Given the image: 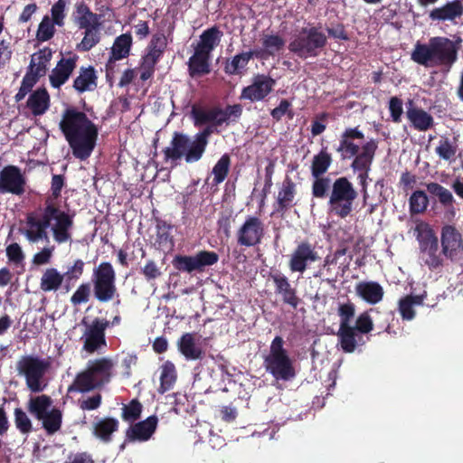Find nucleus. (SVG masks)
Instances as JSON below:
<instances>
[{"label":"nucleus","instance_id":"f257e3e1","mask_svg":"<svg viewBox=\"0 0 463 463\" xmlns=\"http://www.w3.org/2000/svg\"><path fill=\"white\" fill-rule=\"evenodd\" d=\"M72 155L86 160L92 154L99 135L97 126L83 113L76 109H67L60 122Z\"/></svg>","mask_w":463,"mask_h":463},{"label":"nucleus","instance_id":"f03ea898","mask_svg":"<svg viewBox=\"0 0 463 463\" xmlns=\"http://www.w3.org/2000/svg\"><path fill=\"white\" fill-rule=\"evenodd\" d=\"M411 59L425 67L450 66L457 59V48L449 38L432 37L428 43L415 45Z\"/></svg>","mask_w":463,"mask_h":463},{"label":"nucleus","instance_id":"7ed1b4c3","mask_svg":"<svg viewBox=\"0 0 463 463\" xmlns=\"http://www.w3.org/2000/svg\"><path fill=\"white\" fill-rule=\"evenodd\" d=\"M212 134L210 127L190 137L187 135L175 133L170 145L165 149L167 158L184 159L188 164L199 161L208 144V137Z\"/></svg>","mask_w":463,"mask_h":463},{"label":"nucleus","instance_id":"20e7f679","mask_svg":"<svg viewBox=\"0 0 463 463\" xmlns=\"http://www.w3.org/2000/svg\"><path fill=\"white\" fill-rule=\"evenodd\" d=\"M113 363L110 359L101 358L90 361L85 371L79 373L69 391L88 392L104 383H107L111 375Z\"/></svg>","mask_w":463,"mask_h":463},{"label":"nucleus","instance_id":"39448f33","mask_svg":"<svg viewBox=\"0 0 463 463\" xmlns=\"http://www.w3.org/2000/svg\"><path fill=\"white\" fill-rule=\"evenodd\" d=\"M50 364L33 355L22 356L16 364L18 374L24 377L27 388L33 392L43 391L47 385L45 373Z\"/></svg>","mask_w":463,"mask_h":463},{"label":"nucleus","instance_id":"423d86ee","mask_svg":"<svg viewBox=\"0 0 463 463\" xmlns=\"http://www.w3.org/2000/svg\"><path fill=\"white\" fill-rule=\"evenodd\" d=\"M283 339L276 336L271 345L269 355L265 359V365L276 379L289 380L295 375L292 360L283 348Z\"/></svg>","mask_w":463,"mask_h":463},{"label":"nucleus","instance_id":"0eeeda50","mask_svg":"<svg viewBox=\"0 0 463 463\" xmlns=\"http://www.w3.org/2000/svg\"><path fill=\"white\" fill-rule=\"evenodd\" d=\"M326 43V35L317 28L303 29L289 43L290 52L300 58L315 57Z\"/></svg>","mask_w":463,"mask_h":463},{"label":"nucleus","instance_id":"6e6552de","mask_svg":"<svg viewBox=\"0 0 463 463\" xmlns=\"http://www.w3.org/2000/svg\"><path fill=\"white\" fill-rule=\"evenodd\" d=\"M356 196V191L345 177L336 179L333 184L329 199L331 211L342 218L346 217L352 212Z\"/></svg>","mask_w":463,"mask_h":463},{"label":"nucleus","instance_id":"1a4fd4ad","mask_svg":"<svg viewBox=\"0 0 463 463\" xmlns=\"http://www.w3.org/2000/svg\"><path fill=\"white\" fill-rule=\"evenodd\" d=\"M43 221L46 228H50L55 241L64 243L71 241V229L72 218L65 212L53 205H48L43 213Z\"/></svg>","mask_w":463,"mask_h":463},{"label":"nucleus","instance_id":"9d476101","mask_svg":"<svg viewBox=\"0 0 463 463\" xmlns=\"http://www.w3.org/2000/svg\"><path fill=\"white\" fill-rule=\"evenodd\" d=\"M95 296L100 301H109L116 292L115 271L109 262H102L94 269Z\"/></svg>","mask_w":463,"mask_h":463},{"label":"nucleus","instance_id":"9b49d317","mask_svg":"<svg viewBox=\"0 0 463 463\" xmlns=\"http://www.w3.org/2000/svg\"><path fill=\"white\" fill-rule=\"evenodd\" d=\"M109 322L103 319H95L90 323L82 321L81 328L83 349L88 353H94L106 345L105 330Z\"/></svg>","mask_w":463,"mask_h":463},{"label":"nucleus","instance_id":"f8f14e48","mask_svg":"<svg viewBox=\"0 0 463 463\" xmlns=\"http://www.w3.org/2000/svg\"><path fill=\"white\" fill-rule=\"evenodd\" d=\"M218 255L213 251H200L194 256L177 255L173 260L175 269L182 271L193 272L202 270L206 266H211L218 261Z\"/></svg>","mask_w":463,"mask_h":463},{"label":"nucleus","instance_id":"ddd939ff","mask_svg":"<svg viewBox=\"0 0 463 463\" xmlns=\"http://www.w3.org/2000/svg\"><path fill=\"white\" fill-rule=\"evenodd\" d=\"M441 245L443 254L452 260H463V239L461 234L452 226L442 229Z\"/></svg>","mask_w":463,"mask_h":463},{"label":"nucleus","instance_id":"4468645a","mask_svg":"<svg viewBox=\"0 0 463 463\" xmlns=\"http://www.w3.org/2000/svg\"><path fill=\"white\" fill-rule=\"evenodd\" d=\"M275 80L264 75L259 74L252 79L250 85L242 90L241 98L250 101H259L267 97L275 86Z\"/></svg>","mask_w":463,"mask_h":463},{"label":"nucleus","instance_id":"2eb2a0df","mask_svg":"<svg viewBox=\"0 0 463 463\" xmlns=\"http://www.w3.org/2000/svg\"><path fill=\"white\" fill-rule=\"evenodd\" d=\"M263 231V224L258 218L249 217L237 232L238 243L254 246L260 241Z\"/></svg>","mask_w":463,"mask_h":463},{"label":"nucleus","instance_id":"dca6fc26","mask_svg":"<svg viewBox=\"0 0 463 463\" xmlns=\"http://www.w3.org/2000/svg\"><path fill=\"white\" fill-rule=\"evenodd\" d=\"M24 186V179L16 166L9 165L0 172V193L21 194Z\"/></svg>","mask_w":463,"mask_h":463},{"label":"nucleus","instance_id":"f3484780","mask_svg":"<svg viewBox=\"0 0 463 463\" xmlns=\"http://www.w3.org/2000/svg\"><path fill=\"white\" fill-rule=\"evenodd\" d=\"M317 260V252L310 244L300 243L291 255L289 261L290 270L293 272H304L310 262Z\"/></svg>","mask_w":463,"mask_h":463},{"label":"nucleus","instance_id":"a211bd4d","mask_svg":"<svg viewBox=\"0 0 463 463\" xmlns=\"http://www.w3.org/2000/svg\"><path fill=\"white\" fill-rule=\"evenodd\" d=\"M463 14V4L459 0L448 2L430 12L429 17L432 21L455 22Z\"/></svg>","mask_w":463,"mask_h":463},{"label":"nucleus","instance_id":"6ab92c4d","mask_svg":"<svg viewBox=\"0 0 463 463\" xmlns=\"http://www.w3.org/2000/svg\"><path fill=\"white\" fill-rule=\"evenodd\" d=\"M193 116L195 125L201 126L207 124V127L211 128L212 132L213 131V127L230 122L227 118V112H225L224 109H212L206 111L194 109Z\"/></svg>","mask_w":463,"mask_h":463},{"label":"nucleus","instance_id":"aec40b11","mask_svg":"<svg viewBox=\"0 0 463 463\" xmlns=\"http://www.w3.org/2000/svg\"><path fill=\"white\" fill-rule=\"evenodd\" d=\"M78 57L76 55L61 59L50 75L52 87L59 88L66 82L76 67Z\"/></svg>","mask_w":463,"mask_h":463},{"label":"nucleus","instance_id":"412c9836","mask_svg":"<svg viewBox=\"0 0 463 463\" xmlns=\"http://www.w3.org/2000/svg\"><path fill=\"white\" fill-rule=\"evenodd\" d=\"M364 135L357 128H348L345 131L337 151L345 158H351L358 153L359 145L354 140H362Z\"/></svg>","mask_w":463,"mask_h":463},{"label":"nucleus","instance_id":"4be33fe9","mask_svg":"<svg viewBox=\"0 0 463 463\" xmlns=\"http://www.w3.org/2000/svg\"><path fill=\"white\" fill-rule=\"evenodd\" d=\"M74 21L80 29L100 27V16L92 13L84 3L76 5Z\"/></svg>","mask_w":463,"mask_h":463},{"label":"nucleus","instance_id":"5701e85b","mask_svg":"<svg viewBox=\"0 0 463 463\" xmlns=\"http://www.w3.org/2000/svg\"><path fill=\"white\" fill-rule=\"evenodd\" d=\"M355 292L358 297L370 304L380 302L383 296V288L373 281H362L355 286Z\"/></svg>","mask_w":463,"mask_h":463},{"label":"nucleus","instance_id":"b1692460","mask_svg":"<svg viewBox=\"0 0 463 463\" xmlns=\"http://www.w3.org/2000/svg\"><path fill=\"white\" fill-rule=\"evenodd\" d=\"M337 335L341 348L346 353H353L357 345L364 343L354 326L339 328Z\"/></svg>","mask_w":463,"mask_h":463},{"label":"nucleus","instance_id":"393cba45","mask_svg":"<svg viewBox=\"0 0 463 463\" xmlns=\"http://www.w3.org/2000/svg\"><path fill=\"white\" fill-rule=\"evenodd\" d=\"M55 409L52 399L44 394L31 397L28 401V411L40 421L47 417L50 411Z\"/></svg>","mask_w":463,"mask_h":463},{"label":"nucleus","instance_id":"a878e982","mask_svg":"<svg viewBox=\"0 0 463 463\" xmlns=\"http://www.w3.org/2000/svg\"><path fill=\"white\" fill-rule=\"evenodd\" d=\"M156 425L157 419L154 416L148 417L146 420L132 426L128 436L130 439L147 440L155 432Z\"/></svg>","mask_w":463,"mask_h":463},{"label":"nucleus","instance_id":"bb28decb","mask_svg":"<svg viewBox=\"0 0 463 463\" xmlns=\"http://www.w3.org/2000/svg\"><path fill=\"white\" fill-rule=\"evenodd\" d=\"M406 114L411 125L419 131H426L434 124L432 116L422 109L411 107Z\"/></svg>","mask_w":463,"mask_h":463},{"label":"nucleus","instance_id":"cd10ccee","mask_svg":"<svg viewBox=\"0 0 463 463\" xmlns=\"http://www.w3.org/2000/svg\"><path fill=\"white\" fill-rule=\"evenodd\" d=\"M273 282L276 287V292L282 296L283 301L292 307H297L298 305V298L296 296V291L291 288L288 279L282 275L272 276Z\"/></svg>","mask_w":463,"mask_h":463},{"label":"nucleus","instance_id":"c85d7f7f","mask_svg":"<svg viewBox=\"0 0 463 463\" xmlns=\"http://www.w3.org/2000/svg\"><path fill=\"white\" fill-rule=\"evenodd\" d=\"M52 58V51L48 48L40 50L32 55L29 73L39 78L45 74L48 63Z\"/></svg>","mask_w":463,"mask_h":463},{"label":"nucleus","instance_id":"c756f323","mask_svg":"<svg viewBox=\"0 0 463 463\" xmlns=\"http://www.w3.org/2000/svg\"><path fill=\"white\" fill-rule=\"evenodd\" d=\"M210 55L195 48L194 55L189 59V72L193 77L202 76L210 71Z\"/></svg>","mask_w":463,"mask_h":463},{"label":"nucleus","instance_id":"7c9ffc66","mask_svg":"<svg viewBox=\"0 0 463 463\" xmlns=\"http://www.w3.org/2000/svg\"><path fill=\"white\" fill-rule=\"evenodd\" d=\"M178 349L188 360L199 359L202 355L201 347L196 345L194 335L186 333L178 341Z\"/></svg>","mask_w":463,"mask_h":463},{"label":"nucleus","instance_id":"2f4dec72","mask_svg":"<svg viewBox=\"0 0 463 463\" xmlns=\"http://www.w3.org/2000/svg\"><path fill=\"white\" fill-rule=\"evenodd\" d=\"M28 108L34 115L43 114L50 106V96L45 89L35 90L28 99Z\"/></svg>","mask_w":463,"mask_h":463},{"label":"nucleus","instance_id":"473e14b6","mask_svg":"<svg viewBox=\"0 0 463 463\" xmlns=\"http://www.w3.org/2000/svg\"><path fill=\"white\" fill-rule=\"evenodd\" d=\"M63 279V274L54 268H49L41 277L40 288L44 292L56 291L61 286Z\"/></svg>","mask_w":463,"mask_h":463},{"label":"nucleus","instance_id":"72a5a7b5","mask_svg":"<svg viewBox=\"0 0 463 463\" xmlns=\"http://www.w3.org/2000/svg\"><path fill=\"white\" fill-rule=\"evenodd\" d=\"M131 43L132 37L128 33H124L117 37L111 47V55L109 63L127 57L129 53Z\"/></svg>","mask_w":463,"mask_h":463},{"label":"nucleus","instance_id":"f704fd0d","mask_svg":"<svg viewBox=\"0 0 463 463\" xmlns=\"http://www.w3.org/2000/svg\"><path fill=\"white\" fill-rule=\"evenodd\" d=\"M425 295L406 296L399 301V311L403 319L411 320L415 317V308L421 306Z\"/></svg>","mask_w":463,"mask_h":463},{"label":"nucleus","instance_id":"c9c22d12","mask_svg":"<svg viewBox=\"0 0 463 463\" xmlns=\"http://www.w3.org/2000/svg\"><path fill=\"white\" fill-rule=\"evenodd\" d=\"M165 46V40L163 36H154L148 48L147 53L143 58L145 67L154 68L161 56Z\"/></svg>","mask_w":463,"mask_h":463},{"label":"nucleus","instance_id":"e433bc0d","mask_svg":"<svg viewBox=\"0 0 463 463\" xmlns=\"http://www.w3.org/2000/svg\"><path fill=\"white\" fill-rule=\"evenodd\" d=\"M221 33L216 28L205 31L200 37L196 49L210 55V52L220 43Z\"/></svg>","mask_w":463,"mask_h":463},{"label":"nucleus","instance_id":"4c0bfd02","mask_svg":"<svg viewBox=\"0 0 463 463\" xmlns=\"http://www.w3.org/2000/svg\"><path fill=\"white\" fill-rule=\"evenodd\" d=\"M96 87V75L92 68L82 69L74 80V88L80 91L92 90Z\"/></svg>","mask_w":463,"mask_h":463},{"label":"nucleus","instance_id":"58836bf2","mask_svg":"<svg viewBox=\"0 0 463 463\" xmlns=\"http://www.w3.org/2000/svg\"><path fill=\"white\" fill-rule=\"evenodd\" d=\"M118 429V420L111 418L102 419L97 421L93 427L94 435L104 440L108 441L110 435Z\"/></svg>","mask_w":463,"mask_h":463},{"label":"nucleus","instance_id":"ea45409f","mask_svg":"<svg viewBox=\"0 0 463 463\" xmlns=\"http://www.w3.org/2000/svg\"><path fill=\"white\" fill-rule=\"evenodd\" d=\"M414 232L420 243V249L438 242L437 237L427 222H418L416 223Z\"/></svg>","mask_w":463,"mask_h":463},{"label":"nucleus","instance_id":"a19ab883","mask_svg":"<svg viewBox=\"0 0 463 463\" xmlns=\"http://www.w3.org/2000/svg\"><path fill=\"white\" fill-rule=\"evenodd\" d=\"M377 145L375 141L370 140L365 143L362 147V152L355 157L353 166L358 169H365L371 164Z\"/></svg>","mask_w":463,"mask_h":463},{"label":"nucleus","instance_id":"79ce46f5","mask_svg":"<svg viewBox=\"0 0 463 463\" xmlns=\"http://www.w3.org/2000/svg\"><path fill=\"white\" fill-rule=\"evenodd\" d=\"M46 226L44 225L43 217L42 221H36L29 218L27 227L25 229V236L32 242H37L40 240L47 239L45 232Z\"/></svg>","mask_w":463,"mask_h":463},{"label":"nucleus","instance_id":"37998d69","mask_svg":"<svg viewBox=\"0 0 463 463\" xmlns=\"http://www.w3.org/2000/svg\"><path fill=\"white\" fill-rule=\"evenodd\" d=\"M409 205L411 214L424 213L429 205V198L426 193L421 190L413 192L410 196Z\"/></svg>","mask_w":463,"mask_h":463},{"label":"nucleus","instance_id":"c03bdc74","mask_svg":"<svg viewBox=\"0 0 463 463\" xmlns=\"http://www.w3.org/2000/svg\"><path fill=\"white\" fill-rule=\"evenodd\" d=\"M421 259L430 268L435 269L441 265L440 253L439 251V244L432 243L430 246L420 249Z\"/></svg>","mask_w":463,"mask_h":463},{"label":"nucleus","instance_id":"a18cd8bd","mask_svg":"<svg viewBox=\"0 0 463 463\" xmlns=\"http://www.w3.org/2000/svg\"><path fill=\"white\" fill-rule=\"evenodd\" d=\"M252 57V52H242L234 56L230 61L226 63L225 71L230 74L240 73L244 70Z\"/></svg>","mask_w":463,"mask_h":463},{"label":"nucleus","instance_id":"49530a36","mask_svg":"<svg viewBox=\"0 0 463 463\" xmlns=\"http://www.w3.org/2000/svg\"><path fill=\"white\" fill-rule=\"evenodd\" d=\"M176 378L175 365L171 362H165L161 368L159 388L160 392L164 393L173 385Z\"/></svg>","mask_w":463,"mask_h":463},{"label":"nucleus","instance_id":"de8ad7c7","mask_svg":"<svg viewBox=\"0 0 463 463\" xmlns=\"http://www.w3.org/2000/svg\"><path fill=\"white\" fill-rule=\"evenodd\" d=\"M84 36L81 42L78 44L77 48L80 51L86 52L94 47L100 39L99 30L100 27H94L84 29Z\"/></svg>","mask_w":463,"mask_h":463},{"label":"nucleus","instance_id":"09e8293b","mask_svg":"<svg viewBox=\"0 0 463 463\" xmlns=\"http://www.w3.org/2000/svg\"><path fill=\"white\" fill-rule=\"evenodd\" d=\"M230 164L231 159L228 155H223L215 164L212 171L213 175V182L215 184L224 181L229 172Z\"/></svg>","mask_w":463,"mask_h":463},{"label":"nucleus","instance_id":"8fccbe9b","mask_svg":"<svg viewBox=\"0 0 463 463\" xmlns=\"http://www.w3.org/2000/svg\"><path fill=\"white\" fill-rule=\"evenodd\" d=\"M330 164L331 156L327 153L321 151L313 159L311 167L312 175L317 178L318 176L326 172Z\"/></svg>","mask_w":463,"mask_h":463},{"label":"nucleus","instance_id":"3c124183","mask_svg":"<svg viewBox=\"0 0 463 463\" xmlns=\"http://www.w3.org/2000/svg\"><path fill=\"white\" fill-rule=\"evenodd\" d=\"M285 41L279 35L265 34L262 37L263 52L273 55L284 46Z\"/></svg>","mask_w":463,"mask_h":463},{"label":"nucleus","instance_id":"603ef678","mask_svg":"<svg viewBox=\"0 0 463 463\" xmlns=\"http://www.w3.org/2000/svg\"><path fill=\"white\" fill-rule=\"evenodd\" d=\"M295 196V185L290 181H285L278 194V203L281 207L291 205Z\"/></svg>","mask_w":463,"mask_h":463},{"label":"nucleus","instance_id":"864d4df0","mask_svg":"<svg viewBox=\"0 0 463 463\" xmlns=\"http://www.w3.org/2000/svg\"><path fill=\"white\" fill-rule=\"evenodd\" d=\"M43 428L49 433H54L60 430L61 425V412L59 409L50 411V413L41 420Z\"/></svg>","mask_w":463,"mask_h":463},{"label":"nucleus","instance_id":"5fc2aeb1","mask_svg":"<svg viewBox=\"0 0 463 463\" xmlns=\"http://www.w3.org/2000/svg\"><path fill=\"white\" fill-rule=\"evenodd\" d=\"M426 188L430 194L437 196L443 204L450 203L453 201L452 194L437 183L426 184Z\"/></svg>","mask_w":463,"mask_h":463},{"label":"nucleus","instance_id":"6e6d98bb","mask_svg":"<svg viewBox=\"0 0 463 463\" xmlns=\"http://www.w3.org/2000/svg\"><path fill=\"white\" fill-rule=\"evenodd\" d=\"M54 24L53 21H52L48 15H45L40 23L37 30L38 40L45 42L51 39L55 32Z\"/></svg>","mask_w":463,"mask_h":463},{"label":"nucleus","instance_id":"4d7b16f0","mask_svg":"<svg viewBox=\"0 0 463 463\" xmlns=\"http://www.w3.org/2000/svg\"><path fill=\"white\" fill-rule=\"evenodd\" d=\"M354 313L355 308L354 304L346 303L340 305L338 307V315L340 317L339 328L352 326L350 323L354 316Z\"/></svg>","mask_w":463,"mask_h":463},{"label":"nucleus","instance_id":"13d9d810","mask_svg":"<svg viewBox=\"0 0 463 463\" xmlns=\"http://www.w3.org/2000/svg\"><path fill=\"white\" fill-rule=\"evenodd\" d=\"M437 155L444 160H451L455 157L457 147L449 139L440 140L435 149Z\"/></svg>","mask_w":463,"mask_h":463},{"label":"nucleus","instance_id":"bf43d9fd","mask_svg":"<svg viewBox=\"0 0 463 463\" xmlns=\"http://www.w3.org/2000/svg\"><path fill=\"white\" fill-rule=\"evenodd\" d=\"M66 1L65 0H59L57 3H55L51 9L52 14V21L58 25L62 26L64 24V18L66 16L65 9H66Z\"/></svg>","mask_w":463,"mask_h":463},{"label":"nucleus","instance_id":"052dcab7","mask_svg":"<svg viewBox=\"0 0 463 463\" xmlns=\"http://www.w3.org/2000/svg\"><path fill=\"white\" fill-rule=\"evenodd\" d=\"M14 421L16 428L23 433H28L32 430L31 420L20 408L14 410Z\"/></svg>","mask_w":463,"mask_h":463},{"label":"nucleus","instance_id":"680f3d73","mask_svg":"<svg viewBox=\"0 0 463 463\" xmlns=\"http://www.w3.org/2000/svg\"><path fill=\"white\" fill-rule=\"evenodd\" d=\"M354 328L359 334H367L373 330V323L368 312L362 313L357 317Z\"/></svg>","mask_w":463,"mask_h":463},{"label":"nucleus","instance_id":"e2e57ef3","mask_svg":"<svg viewBox=\"0 0 463 463\" xmlns=\"http://www.w3.org/2000/svg\"><path fill=\"white\" fill-rule=\"evenodd\" d=\"M37 79V77L29 72L24 77L20 90L15 95V99L17 101L22 100L26 96V94L32 90L33 85L36 83Z\"/></svg>","mask_w":463,"mask_h":463},{"label":"nucleus","instance_id":"0e129e2a","mask_svg":"<svg viewBox=\"0 0 463 463\" xmlns=\"http://www.w3.org/2000/svg\"><path fill=\"white\" fill-rule=\"evenodd\" d=\"M142 406L137 401H132L128 406L123 409V418L128 421L136 420L141 413Z\"/></svg>","mask_w":463,"mask_h":463},{"label":"nucleus","instance_id":"69168bd1","mask_svg":"<svg viewBox=\"0 0 463 463\" xmlns=\"http://www.w3.org/2000/svg\"><path fill=\"white\" fill-rule=\"evenodd\" d=\"M142 274L147 280H154L158 279L162 272L154 260H147L142 268Z\"/></svg>","mask_w":463,"mask_h":463},{"label":"nucleus","instance_id":"338daca9","mask_svg":"<svg viewBox=\"0 0 463 463\" xmlns=\"http://www.w3.org/2000/svg\"><path fill=\"white\" fill-rule=\"evenodd\" d=\"M6 255L9 261L16 265L22 263L24 259V252L17 243H12L6 248Z\"/></svg>","mask_w":463,"mask_h":463},{"label":"nucleus","instance_id":"774afa93","mask_svg":"<svg viewBox=\"0 0 463 463\" xmlns=\"http://www.w3.org/2000/svg\"><path fill=\"white\" fill-rule=\"evenodd\" d=\"M90 287L88 285L80 286L71 296V302L75 305L85 303L89 299Z\"/></svg>","mask_w":463,"mask_h":463}]
</instances>
